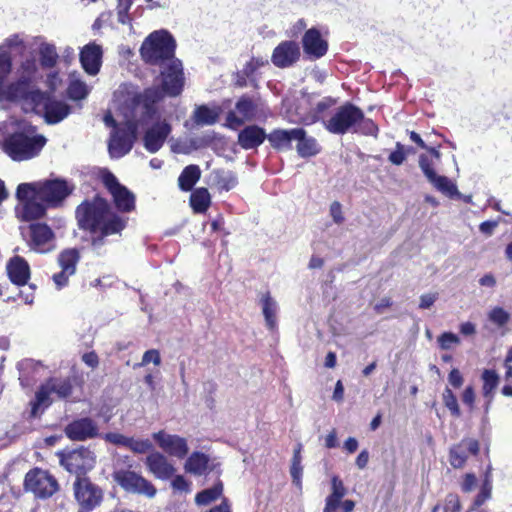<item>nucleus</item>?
I'll list each match as a JSON object with an SVG mask.
<instances>
[{
    "instance_id": "f257e3e1",
    "label": "nucleus",
    "mask_w": 512,
    "mask_h": 512,
    "mask_svg": "<svg viewBox=\"0 0 512 512\" xmlns=\"http://www.w3.org/2000/svg\"><path fill=\"white\" fill-rule=\"evenodd\" d=\"M176 43L165 30L151 33L142 43L140 54L142 59L161 68L164 89L171 95L177 96L184 86L183 68L180 60L175 58Z\"/></svg>"
},
{
    "instance_id": "f03ea898",
    "label": "nucleus",
    "mask_w": 512,
    "mask_h": 512,
    "mask_svg": "<svg viewBox=\"0 0 512 512\" xmlns=\"http://www.w3.org/2000/svg\"><path fill=\"white\" fill-rule=\"evenodd\" d=\"M76 219L80 229L100 232L92 238L94 250H99L105 244L107 236L120 233L126 226L125 219L115 214L109 203L100 197L81 203L76 209Z\"/></svg>"
},
{
    "instance_id": "7ed1b4c3",
    "label": "nucleus",
    "mask_w": 512,
    "mask_h": 512,
    "mask_svg": "<svg viewBox=\"0 0 512 512\" xmlns=\"http://www.w3.org/2000/svg\"><path fill=\"white\" fill-rule=\"evenodd\" d=\"M327 131L336 135L346 133H362L364 135L376 136L378 127L371 120L365 117L364 112L352 103H345L336 108L333 115L323 121Z\"/></svg>"
},
{
    "instance_id": "20e7f679",
    "label": "nucleus",
    "mask_w": 512,
    "mask_h": 512,
    "mask_svg": "<svg viewBox=\"0 0 512 512\" xmlns=\"http://www.w3.org/2000/svg\"><path fill=\"white\" fill-rule=\"evenodd\" d=\"M74 190V185L64 179H49L34 183H22L18 186V199H27L30 195L39 198L47 206L58 207Z\"/></svg>"
},
{
    "instance_id": "39448f33",
    "label": "nucleus",
    "mask_w": 512,
    "mask_h": 512,
    "mask_svg": "<svg viewBox=\"0 0 512 512\" xmlns=\"http://www.w3.org/2000/svg\"><path fill=\"white\" fill-rule=\"evenodd\" d=\"M0 98L20 105L22 110L28 113L40 108L44 99V92L36 85L16 80L7 86L3 85Z\"/></svg>"
},
{
    "instance_id": "423d86ee",
    "label": "nucleus",
    "mask_w": 512,
    "mask_h": 512,
    "mask_svg": "<svg viewBox=\"0 0 512 512\" xmlns=\"http://www.w3.org/2000/svg\"><path fill=\"white\" fill-rule=\"evenodd\" d=\"M43 136H31L16 132L4 140V151L15 161H23L36 156L45 145Z\"/></svg>"
},
{
    "instance_id": "0eeeda50",
    "label": "nucleus",
    "mask_w": 512,
    "mask_h": 512,
    "mask_svg": "<svg viewBox=\"0 0 512 512\" xmlns=\"http://www.w3.org/2000/svg\"><path fill=\"white\" fill-rule=\"evenodd\" d=\"M72 393V384L69 378H50L43 383L32 402L31 415L36 417L39 409L47 408L52 400L50 396L56 394L59 398H66Z\"/></svg>"
},
{
    "instance_id": "6e6552de",
    "label": "nucleus",
    "mask_w": 512,
    "mask_h": 512,
    "mask_svg": "<svg viewBox=\"0 0 512 512\" xmlns=\"http://www.w3.org/2000/svg\"><path fill=\"white\" fill-rule=\"evenodd\" d=\"M73 492L80 512H90L103 500L102 489L86 476H77L73 483Z\"/></svg>"
},
{
    "instance_id": "1a4fd4ad",
    "label": "nucleus",
    "mask_w": 512,
    "mask_h": 512,
    "mask_svg": "<svg viewBox=\"0 0 512 512\" xmlns=\"http://www.w3.org/2000/svg\"><path fill=\"white\" fill-rule=\"evenodd\" d=\"M113 480L126 492L153 498L156 487L142 475L130 469H117L112 473Z\"/></svg>"
},
{
    "instance_id": "9d476101",
    "label": "nucleus",
    "mask_w": 512,
    "mask_h": 512,
    "mask_svg": "<svg viewBox=\"0 0 512 512\" xmlns=\"http://www.w3.org/2000/svg\"><path fill=\"white\" fill-rule=\"evenodd\" d=\"M137 124L133 120H127L113 129L108 143V151L111 157L120 158L130 152L136 139Z\"/></svg>"
},
{
    "instance_id": "9b49d317",
    "label": "nucleus",
    "mask_w": 512,
    "mask_h": 512,
    "mask_svg": "<svg viewBox=\"0 0 512 512\" xmlns=\"http://www.w3.org/2000/svg\"><path fill=\"white\" fill-rule=\"evenodd\" d=\"M25 489L41 499L50 498L59 490L56 478L48 471L35 468L30 470L24 481Z\"/></svg>"
},
{
    "instance_id": "f8f14e48",
    "label": "nucleus",
    "mask_w": 512,
    "mask_h": 512,
    "mask_svg": "<svg viewBox=\"0 0 512 512\" xmlns=\"http://www.w3.org/2000/svg\"><path fill=\"white\" fill-rule=\"evenodd\" d=\"M61 465L70 473L84 476L96 463L95 453L86 447L59 453Z\"/></svg>"
},
{
    "instance_id": "ddd939ff",
    "label": "nucleus",
    "mask_w": 512,
    "mask_h": 512,
    "mask_svg": "<svg viewBox=\"0 0 512 512\" xmlns=\"http://www.w3.org/2000/svg\"><path fill=\"white\" fill-rule=\"evenodd\" d=\"M102 181L112 195L114 204L119 211L130 212L134 209V194L121 185L111 172L105 171L102 175Z\"/></svg>"
},
{
    "instance_id": "4468645a",
    "label": "nucleus",
    "mask_w": 512,
    "mask_h": 512,
    "mask_svg": "<svg viewBox=\"0 0 512 512\" xmlns=\"http://www.w3.org/2000/svg\"><path fill=\"white\" fill-rule=\"evenodd\" d=\"M158 446L170 456L183 459L189 451L187 440L179 435L159 431L153 434Z\"/></svg>"
},
{
    "instance_id": "2eb2a0df",
    "label": "nucleus",
    "mask_w": 512,
    "mask_h": 512,
    "mask_svg": "<svg viewBox=\"0 0 512 512\" xmlns=\"http://www.w3.org/2000/svg\"><path fill=\"white\" fill-rule=\"evenodd\" d=\"M31 249L44 253L54 249L55 235L51 228L44 223H33L29 226Z\"/></svg>"
},
{
    "instance_id": "dca6fc26",
    "label": "nucleus",
    "mask_w": 512,
    "mask_h": 512,
    "mask_svg": "<svg viewBox=\"0 0 512 512\" xmlns=\"http://www.w3.org/2000/svg\"><path fill=\"white\" fill-rule=\"evenodd\" d=\"M65 434L74 441H85L100 436L97 423L89 417L80 418L69 423L65 427Z\"/></svg>"
},
{
    "instance_id": "f3484780",
    "label": "nucleus",
    "mask_w": 512,
    "mask_h": 512,
    "mask_svg": "<svg viewBox=\"0 0 512 512\" xmlns=\"http://www.w3.org/2000/svg\"><path fill=\"white\" fill-rule=\"evenodd\" d=\"M300 55V48L296 42L283 41L274 48L271 61L277 68H288L299 60Z\"/></svg>"
},
{
    "instance_id": "a211bd4d",
    "label": "nucleus",
    "mask_w": 512,
    "mask_h": 512,
    "mask_svg": "<svg viewBox=\"0 0 512 512\" xmlns=\"http://www.w3.org/2000/svg\"><path fill=\"white\" fill-rule=\"evenodd\" d=\"M236 111H230L227 114L228 126L232 129H237L246 121H250L255 116L256 106L253 101L247 97H242L236 103Z\"/></svg>"
},
{
    "instance_id": "6ab92c4d",
    "label": "nucleus",
    "mask_w": 512,
    "mask_h": 512,
    "mask_svg": "<svg viewBox=\"0 0 512 512\" xmlns=\"http://www.w3.org/2000/svg\"><path fill=\"white\" fill-rule=\"evenodd\" d=\"M44 112L46 122L49 124H56L66 118L70 113V107L63 101L51 99L47 93L44 92L43 102L40 108L36 111Z\"/></svg>"
},
{
    "instance_id": "aec40b11",
    "label": "nucleus",
    "mask_w": 512,
    "mask_h": 512,
    "mask_svg": "<svg viewBox=\"0 0 512 512\" xmlns=\"http://www.w3.org/2000/svg\"><path fill=\"white\" fill-rule=\"evenodd\" d=\"M102 47L95 42L88 43L80 51V62L89 75H96L102 63Z\"/></svg>"
},
{
    "instance_id": "412c9836",
    "label": "nucleus",
    "mask_w": 512,
    "mask_h": 512,
    "mask_svg": "<svg viewBox=\"0 0 512 512\" xmlns=\"http://www.w3.org/2000/svg\"><path fill=\"white\" fill-rule=\"evenodd\" d=\"M171 132V126L167 122H157L149 128L144 136V146L151 152H157L164 144Z\"/></svg>"
},
{
    "instance_id": "4be33fe9",
    "label": "nucleus",
    "mask_w": 512,
    "mask_h": 512,
    "mask_svg": "<svg viewBox=\"0 0 512 512\" xmlns=\"http://www.w3.org/2000/svg\"><path fill=\"white\" fill-rule=\"evenodd\" d=\"M6 270L10 281L17 286L27 284L30 279V266L28 262L20 256L10 258L7 262Z\"/></svg>"
},
{
    "instance_id": "5701e85b",
    "label": "nucleus",
    "mask_w": 512,
    "mask_h": 512,
    "mask_svg": "<svg viewBox=\"0 0 512 512\" xmlns=\"http://www.w3.org/2000/svg\"><path fill=\"white\" fill-rule=\"evenodd\" d=\"M149 471L156 477L162 480L169 479L175 473L174 466L168 459L159 452L151 453L147 456L145 461Z\"/></svg>"
},
{
    "instance_id": "b1692460",
    "label": "nucleus",
    "mask_w": 512,
    "mask_h": 512,
    "mask_svg": "<svg viewBox=\"0 0 512 512\" xmlns=\"http://www.w3.org/2000/svg\"><path fill=\"white\" fill-rule=\"evenodd\" d=\"M304 52L312 58H320L324 56L328 49V44L322 39L320 32L311 28L303 36L302 39Z\"/></svg>"
},
{
    "instance_id": "393cba45",
    "label": "nucleus",
    "mask_w": 512,
    "mask_h": 512,
    "mask_svg": "<svg viewBox=\"0 0 512 512\" xmlns=\"http://www.w3.org/2000/svg\"><path fill=\"white\" fill-rule=\"evenodd\" d=\"M267 138L265 130L259 126L245 127L238 134V143L243 149H253L260 146Z\"/></svg>"
},
{
    "instance_id": "a878e982",
    "label": "nucleus",
    "mask_w": 512,
    "mask_h": 512,
    "mask_svg": "<svg viewBox=\"0 0 512 512\" xmlns=\"http://www.w3.org/2000/svg\"><path fill=\"white\" fill-rule=\"evenodd\" d=\"M23 201L20 210H17V216L23 221L36 220L43 217L46 213V206L38 202L39 198L30 195L27 199H19Z\"/></svg>"
},
{
    "instance_id": "bb28decb",
    "label": "nucleus",
    "mask_w": 512,
    "mask_h": 512,
    "mask_svg": "<svg viewBox=\"0 0 512 512\" xmlns=\"http://www.w3.org/2000/svg\"><path fill=\"white\" fill-rule=\"evenodd\" d=\"M293 134L295 140L298 142L297 152L301 157L314 156L320 151L317 141L313 137H308L304 129L298 128Z\"/></svg>"
},
{
    "instance_id": "cd10ccee",
    "label": "nucleus",
    "mask_w": 512,
    "mask_h": 512,
    "mask_svg": "<svg viewBox=\"0 0 512 512\" xmlns=\"http://www.w3.org/2000/svg\"><path fill=\"white\" fill-rule=\"evenodd\" d=\"M298 128L285 130L275 129L267 135L270 145L277 150H290L292 148V141L295 140L293 132Z\"/></svg>"
},
{
    "instance_id": "c85d7f7f",
    "label": "nucleus",
    "mask_w": 512,
    "mask_h": 512,
    "mask_svg": "<svg viewBox=\"0 0 512 512\" xmlns=\"http://www.w3.org/2000/svg\"><path fill=\"white\" fill-rule=\"evenodd\" d=\"M209 456L202 452H193L186 460L184 469L186 472L201 476L209 468Z\"/></svg>"
},
{
    "instance_id": "c756f323",
    "label": "nucleus",
    "mask_w": 512,
    "mask_h": 512,
    "mask_svg": "<svg viewBox=\"0 0 512 512\" xmlns=\"http://www.w3.org/2000/svg\"><path fill=\"white\" fill-rule=\"evenodd\" d=\"M262 312L265 318L266 326L269 330L274 331L277 328V311L278 304L271 297L269 292H266L261 297Z\"/></svg>"
},
{
    "instance_id": "7c9ffc66",
    "label": "nucleus",
    "mask_w": 512,
    "mask_h": 512,
    "mask_svg": "<svg viewBox=\"0 0 512 512\" xmlns=\"http://www.w3.org/2000/svg\"><path fill=\"white\" fill-rule=\"evenodd\" d=\"M167 94L171 96L165 89L163 82L161 83V87H150L143 91V93L137 95L136 99L138 103H142L147 110V113H150L153 110L154 104L160 101L164 95Z\"/></svg>"
},
{
    "instance_id": "2f4dec72",
    "label": "nucleus",
    "mask_w": 512,
    "mask_h": 512,
    "mask_svg": "<svg viewBox=\"0 0 512 512\" xmlns=\"http://www.w3.org/2000/svg\"><path fill=\"white\" fill-rule=\"evenodd\" d=\"M219 113L217 107L210 108L206 105H200L195 108L192 119L198 126H209L218 121Z\"/></svg>"
},
{
    "instance_id": "473e14b6",
    "label": "nucleus",
    "mask_w": 512,
    "mask_h": 512,
    "mask_svg": "<svg viewBox=\"0 0 512 512\" xmlns=\"http://www.w3.org/2000/svg\"><path fill=\"white\" fill-rule=\"evenodd\" d=\"M427 180L434 186L435 189L449 198H461L462 196L458 191L456 184L446 176L438 175L435 173Z\"/></svg>"
},
{
    "instance_id": "72a5a7b5",
    "label": "nucleus",
    "mask_w": 512,
    "mask_h": 512,
    "mask_svg": "<svg viewBox=\"0 0 512 512\" xmlns=\"http://www.w3.org/2000/svg\"><path fill=\"white\" fill-rule=\"evenodd\" d=\"M482 393L486 399L485 410L488 411L493 399L494 391L499 384V376L494 370H484L482 373Z\"/></svg>"
},
{
    "instance_id": "f704fd0d",
    "label": "nucleus",
    "mask_w": 512,
    "mask_h": 512,
    "mask_svg": "<svg viewBox=\"0 0 512 512\" xmlns=\"http://www.w3.org/2000/svg\"><path fill=\"white\" fill-rule=\"evenodd\" d=\"M18 81L36 85L37 80L40 78L38 74V67L34 59H27L22 62L18 69Z\"/></svg>"
},
{
    "instance_id": "c9c22d12",
    "label": "nucleus",
    "mask_w": 512,
    "mask_h": 512,
    "mask_svg": "<svg viewBox=\"0 0 512 512\" xmlns=\"http://www.w3.org/2000/svg\"><path fill=\"white\" fill-rule=\"evenodd\" d=\"M201 176L200 168L197 165H189L184 168L178 178L179 187L183 191H190Z\"/></svg>"
},
{
    "instance_id": "e433bc0d",
    "label": "nucleus",
    "mask_w": 512,
    "mask_h": 512,
    "mask_svg": "<svg viewBox=\"0 0 512 512\" xmlns=\"http://www.w3.org/2000/svg\"><path fill=\"white\" fill-rule=\"evenodd\" d=\"M80 259L79 251L75 248L65 249L58 256V263L61 269L75 274L76 265Z\"/></svg>"
},
{
    "instance_id": "4c0bfd02",
    "label": "nucleus",
    "mask_w": 512,
    "mask_h": 512,
    "mask_svg": "<svg viewBox=\"0 0 512 512\" xmlns=\"http://www.w3.org/2000/svg\"><path fill=\"white\" fill-rule=\"evenodd\" d=\"M210 202V194L206 188H198L190 196V204L196 213H204Z\"/></svg>"
},
{
    "instance_id": "58836bf2",
    "label": "nucleus",
    "mask_w": 512,
    "mask_h": 512,
    "mask_svg": "<svg viewBox=\"0 0 512 512\" xmlns=\"http://www.w3.org/2000/svg\"><path fill=\"white\" fill-rule=\"evenodd\" d=\"M40 64L43 68H53L58 61L56 47L50 43H42L39 47Z\"/></svg>"
},
{
    "instance_id": "ea45409f",
    "label": "nucleus",
    "mask_w": 512,
    "mask_h": 512,
    "mask_svg": "<svg viewBox=\"0 0 512 512\" xmlns=\"http://www.w3.org/2000/svg\"><path fill=\"white\" fill-rule=\"evenodd\" d=\"M214 185L221 190L229 191L237 184V178L230 171H216L213 176Z\"/></svg>"
},
{
    "instance_id": "a19ab883",
    "label": "nucleus",
    "mask_w": 512,
    "mask_h": 512,
    "mask_svg": "<svg viewBox=\"0 0 512 512\" xmlns=\"http://www.w3.org/2000/svg\"><path fill=\"white\" fill-rule=\"evenodd\" d=\"M222 491L223 485L221 482H219L212 488L205 489L199 492L195 497V501L198 505H207L212 501L216 500L218 497H220Z\"/></svg>"
},
{
    "instance_id": "79ce46f5",
    "label": "nucleus",
    "mask_w": 512,
    "mask_h": 512,
    "mask_svg": "<svg viewBox=\"0 0 512 512\" xmlns=\"http://www.w3.org/2000/svg\"><path fill=\"white\" fill-rule=\"evenodd\" d=\"M89 91L90 89L86 83L79 79H71L67 89L68 96L73 100L84 99Z\"/></svg>"
},
{
    "instance_id": "37998d69",
    "label": "nucleus",
    "mask_w": 512,
    "mask_h": 512,
    "mask_svg": "<svg viewBox=\"0 0 512 512\" xmlns=\"http://www.w3.org/2000/svg\"><path fill=\"white\" fill-rule=\"evenodd\" d=\"M11 57L8 51L4 50V47H0V93L3 90V85L6 77L11 72Z\"/></svg>"
},
{
    "instance_id": "c03bdc74",
    "label": "nucleus",
    "mask_w": 512,
    "mask_h": 512,
    "mask_svg": "<svg viewBox=\"0 0 512 512\" xmlns=\"http://www.w3.org/2000/svg\"><path fill=\"white\" fill-rule=\"evenodd\" d=\"M337 100L332 97H325L321 101L316 104L315 112L311 115L310 118H305L303 121L306 124L315 123L320 120L319 114L323 113L325 110L331 108L336 104Z\"/></svg>"
},
{
    "instance_id": "a18cd8bd",
    "label": "nucleus",
    "mask_w": 512,
    "mask_h": 512,
    "mask_svg": "<svg viewBox=\"0 0 512 512\" xmlns=\"http://www.w3.org/2000/svg\"><path fill=\"white\" fill-rule=\"evenodd\" d=\"M468 458V454L463 445L458 444L450 449V464L454 468H461Z\"/></svg>"
},
{
    "instance_id": "49530a36",
    "label": "nucleus",
    "mask_w": 512,
    "mask_h": 512,
    "mask_svg": "<svg viewBox=\"0 0 512 512\" xmlns=\"http://www.w3.org/2000/svg\"><path fill=\"white\" fill-rule=\"evenodd\" d=\"M442 397L444 405L450 410L451 414L455 417H459L461 413L457 398L453 394V392L449 388H446L443 392Z\"/></svg>"
},
{
    "instance_id": "de8ad7c7",
    "label": "nucleus",
    "mask_w": 512,
    "mask_h": 512,
    "mask_svg": "<svg viewBox=\"0 0 512 512\" xmlns=\"http://www.w3.org/2000/svg\"><path fill=\"white\" fill-rule=\"evenodd\" d=\"M492 491V480L490 475L487 473L481 487L479 494L477 495L474 504L476 506H481L487 499L491 497Z\"/></svg>"
},
{
    "instance_id": "09e8293b",
    "label": "nucleus",
    "mask_w": 512,
    "mask_h": 512,
    "mask_svg": "<svg viewBox=\"0 0 512 512\" xmlns=\"http://www.w3.org/2000/svg\"><path fill=\"white\" fill-rule=\"evenodd\" d=\"M435 165L436 162L433 159H430L427 155L421 154L419 156V167L427 179L436 173L434 169Z\"/></svg>"
},
{
    "instance_id": "8fccbe9b",
    "label": "nucleus",
    "mask_w": 512,
    "mask_h": 512,
    "mask_svg": "<svg viewBox=\"0 0 512 512\" xmlns=\"http://www.w3.org/2000/svg\"><path fill=\"white\" fill-rule=\"evenodd\" d=\"M489 319L498 326H503L508 322L509 314L504 309L496 307L490 311Z\"/></svg>"
},
{
    "instance_id": "3c124183",
    "label": "nucleus",
    "mask_w": 512,
    "mask_h": 512,
    "mask_svg": "<svg viewBox=\"0 0 512 512\" xmlns=\"http://www.w3.org/2000/svg\"><path fill=\"white\" fill-rule=\"evenodd\" d=\"M135 453H145L152 448V443L148 440H135L133 438L129 439L128 447Z\"/></svg>"
},
{
    "instance_id": "603ef678",
    "label": "nucleus",
    "mask_w": 512,
    "mask_h": 512,
    "mask_svg": "<svg viewBox=\"0 0 512 512\" xmlns=\"http://www.w3.org/2000/svg\"><path fill=\"white\" fill-rule=\"evenodd\" d=\"M439 345L442 349L448 350L453 345L459 343V338L457 335L451 332H445L438 338Z\"/></svg>"
},
{
    "instance_id": "864d4df0",
    "label": "nucleus",
    "mask_w": 512,
    "mask_h": 512,
    "mask_svg": "<svg viewBox=\"0 0 512 512\" xmlns=\"http://www.w3.org/2000/svg\"><path fill=\"white\" fill-rule=\"evenodd\" d=\"M329 212L335 224L341 225L345 221V217L342 211V205L340 202H332L330 205Z\"/></svg>"
},
{
    "instance_id": "5fc2aeb1",
    "label": "nucleus",
    "mask_w": 512,
    "mask_h": 512,
    "mask_svg": "<svg viewBox=\"0 0 512 512\" xmlns=\"http://www.w3.org/2000/svg\"><path fill=\"white\" fill-rule=\"evenodd\" d=\"M150 362H153L156 366L161 364L160 353L156 349L147 350L142 357L141 363L137 364V366H146Z\"/></svg>"
},
{
    "instance_id": "6e6d98bb",
    "label": "nucleus",
    "mask_w": 512,
    "mask_h": 512,
    "mask_svg": "<svg viewBox=\"0 0 512 512\" xmlns=\"http://www.w3.org/2000/svg\"><path fill=\"white\" fill-rule=\"evenodd\" d=\"M103 438L105 441L123 447H128L130 437H126L120 433H106Z\"/></svg>"
},
{
    "instance_id": "4d7b16f0",
    "label": "nucleus",
    "mask_w": 512,
    "mask_h": 512,
    "mask_svg": "<svg viewBox=\"0 0 512 512\" xmlns=\"http://www.w3.org/2000/svg\"><path fill=\"white\" fill-rule=\"evenodd\" d=\"M268 64V61L263 58H252L250 62H248L244 69L243 73L249 77L251 76L258 68Z\"/></svg>"
},
{
    "instance_id": "13d9d810",
    "label": "nucleus",
    "mask_w": 512,
    "mask_h": 512,
    "mask_svg": "<svg viewBox=\"0 0 512 512\" xmlns=\"http://www.w3.org/2000/svg\"><path fill=\"white\" fill-rule=\"evenodd\" d=\"M406 159L404 147L400 142L396 143V150L389 155V161L394 165H401Z\"/></svg>"
},
{
    "instance_id": "bf43d9fd",
    "label": "nucleus",
    "mask_w": 512,
    "mask_h": 512,
    "mask_svg": "<svg viewBox=\"0 0 512 512\" xmlns=\"http://www.w3.org/2000/svg\"><path fill=\"white\" fill-rule=\"evenodd\" d=\"M331 486H332L331 494L334 495L335 497L343 498L346 495V488L344 487L342 480L338 476L332 477Z\"/></svg>"
},
{
    "instance_id": "052dcab7",
    "label": "nucleus",
    "mask_w": 512,
    "mask_h": 512,
    "mask_svg": "<svg viewBox=\"0 0 512 512\" xmlns=\"http://www.w3.org/2000/svg\"><path fill=\"white\" fill-rule=\"evenodd\" d=\"M438 299V293H427L420 296V309H429Z\"/></svg>"
},
{
    "instance_id": "680f3d73",
    "label": "nucleus",
    "mask_w": 512,
    "mask_h": 512,
    "mask_svg": "<svg viewBox=\"0 0 512 512\" xmlns=\"http://www.w3.org/2000/svg\"><path fill=\"white\" fill-rule=\"evenodd\" d=\"M73 274L70 272H67L63 269L59 273H56L53 275V281L58 289H61L62 287L66 286L68 283V279Z\"/></svg>"
},
{
    "instance_id": "e2e57ef3",
    "label": "nucleus",
    "mask_w": 512,
    "mask_h": 512,
    "mask_svg": "<svg viewBox=\"0 0 512 512\" xmlns=\"http://www.w3.org/2000/svg\"><path fill=\"white\" fill-rule=\"evenodd\" d=\"M342 497H335L334 495L330 494L326 498L325 508L323 512H336L337 508L341 505Z\"/></svg>"
},
{
    "instance_id": "0e129e2a",
    "label": "nucleus",
    "mask_w": 512,
    "mask_h": 512,
    "mask_svg": "<svg viewBox=\"0 0 512 512\" xmlns=\"http://www.w3.org/2000/svg\"><path fill=\"white\" fill-rule=\"evenodd\" d=\"M172 487L178 491H183V492L190 491V483L182 475H177L173 479Z\"/></svg>"
},
{
    "instance_id": "69168bd1",
    "label": "nucleus",
    "mask_w": 512,
    "mask_h": 512,
    "mask_svg": "<svg viewBox=\"0 0 512 512\" xmlns=\"http://www.w3.org/2000/svg\"><path fill=\"white\" fill-rule=\"evenodd\" d=\"M443 508H447V512L448 511L459 512L461 506H460V501H459L458 496L452 495V494L449 495L446 498L445 505L443 506Z\"/></svg>"
},
{
    "instance_id": "338daca9",
    "label": "nucleus",
    "mask_w": 512,
    "mask_h": 512,
    "mask_svg": "<svg viewBox=\"0 0 512 512\" xmlns=\"http://www.w3.org/2000/svg\"><path fill=\"white\" fill-rule=\"evenodd\" d=\"M303 467L301 464L291 463L290 473L293 479V482L297 485H301V477H302Z\"/></svg>"
},
{
    "instance_id": "774afa93",
    "label": "nucleus",
    "mask_w": 512,
    "mask_h": 512,
    "mask_svg": "<svg viewBox=\"0 0 512 512\" xmlns=\"http://www.w3.org/2000/svg\"><path fill=\"white\" fill-rule=\"evenodd\" d=\"M449 383L455 387L459 388L463 384V377L458 369H452L448 376Z\"/></svg>"
}]
</instances>
